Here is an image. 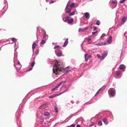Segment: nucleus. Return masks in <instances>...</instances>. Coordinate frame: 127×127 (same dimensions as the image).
<instances>
[{
	"instance_id": "nucleus-1",
	"label": "nucleus",
	"mask_w": 127,
	"mask_h": 127,
	"mask_svg": "<svg viewBox=\"0 0 127 127\" xmlns=\"http://www.w3.org/2000/svg\"><path fill=\"white\" fill-rule=\"evenodd\" d=\"M54 64L53 66V70L54 73L57 75L59 74L61 71L64 72V73H67L69 71V68L67 67L64 69L63 68V65L61 63L57 61H54Z\"/></svg>"
},
{
	"instance_id": "nucleus-2",
	"label": "nucleus",
	"mask_w": 127,
	"mask_h": 127,
	"mask_svg": "<svg viewBox=\"0 0 127 127\" xmlns=\"http://www.w3.org/2000/svg\"><path fill=\"white\" fill-rule=\"evenodd\" d=\"M70 18V17L69 16L66 17L65 20H64V18H63L64 22H67L70 24H71L73 21V19H69Z\"/></svg>"
},
{
	"instance_id": "nucleus-3",
	"label": "nucleus",
	"mask_w": 127,
	"mask_h": 127,
	"mask_svg": "<svg viewBox=\"0 0 127 127\" xmlns=\"http://www.w3.org/2000/svg\"><path fill=\"white\" fill-rule=\"evenodd\" d=\"M108 92L109 95H111L112 96H114L115 94V90L113 88L110 89Z\"/></svg>"
},
{
	"instance_id": "nucleus-4",
	"label": "nucleus",
	"mask_w": 127,
	"mask_h": 127,
	"mask_svg": "<svg viewBox=\"0 0 127 127\" xmlns=\"http://www.w3.org/2000/svg\"><path fill=\"white\" fill-rule=\"evenodd\" d=\"M65 82V81L60 82V83L58 84L52 90H51V91H54L56 90H57L56 89L58 88L59 87L62 85L63 83H64Z\"/></svg>"
},
{
	"instance_id": "nucleus-5",
	"label": "nucleus",
	"mask_w": 127,
	"mask_h": 127,
	"mask_svg": "<svg viewBox=\"0 0 127 127\" xmlns=\"http://www.w3.org/2000/svg\"><path fill=\"white\" fill-rule=\"evenodd\" d=\"M66 91H67V90H66L65 91L63 92L62 93H60V94H55V95H53L50 96H49V98H54L55 97H56V96H58L59 95H61L62 94L64 93Z\"/></svg>"
},
{
	"instance_id": "nucleus-6",
	"label": "nucleus",
	"mask_w": 127,
	"mask_h": 127,
	"mask_svg": "<svg viewBox=\"0 0 127 127\" xmlns=\"http://www.w3.org/2000/svg\"><path fill=\"white\" fill-rule=\"evenodd\" d=\"M107 43L105 42H101L95 44L97 46H102L107 45Z\"/></svg>"
},
{
	"instance_id": "nucleus-7",
	"label": "nucleus",
	"mask_w": 127,
	"mask_h": 127,
	"mask_svg": "<svg viewBox=\"0 0 127 127\" xmlns=\"http://www.w3.org/2000/svg\"><path fill=\"white\" fill-rule=\"evenodd\" d=\"M107 54V51H105L103 52L102 54V56L103 59L106 57Z\"/></svg>"
},
{
	"instance_id": "nucleus-8",
	"label": "nucleus",
	"mask_w": 127,
	"mask_h": 127,
	"mask_svg": "<svg viewBox=\"0 0 127 127\" xmlns=\"http://www.w3.org/2000/svg\"><path fill=\"white\" fill-rule=\"evenodd\" d=\"M65 10L66 13H70L71 10V8H65Z\"/></svg>"
},
{
	"instance_id": "nucleus-9",
	"label": "nucleus",
	"mask_w": 127,
	"mask_h": 127,
	"mask_svg": "<svg viewBox=\"0 0 127 127\" xmlns=\"http://www.w3.org/2000/svg\"><path fill=\"white\" fill-rule=\"evenodd\" d=\"M68 38H67L66 40L65 41V42L64 43V44L62 46L63 47H65L66 46L67 44H68Z\"/></svg>"
},
{
	"instance_id": "nucleus-10",
	"label": "nucleus",
	"mask_w": 127,
	"mask_h": 127,
	"mask_svg": "<svg viewBox=\"0 0 127 127\" xmlns=\"http://www.w3.org/2000/svg\"><path fill=\"white\" fill-rule=\"evenodd\" d=\"M112 38L111 36H110L109 39L108 40L107 42L109 44H110L112 42Z\"/></svg>"
},
{
	"instance_id": "nucleus-11",
	"label": "nucleus",
	"mask_w": 127,
	"mask_h": 127,
	"mask_svg": "<svg viewBox=\"0 0 127 127\" xmlns=\"http://www.w3.org/2000/svg\"><path fill=\"white\" fill-rule=\"evenodd\" d=\"M16 67L17 69H19L21 68V64L19 62L16 65Z\"/></svg>"
},
{
	"instance_id": "nucleus-12",
	"label": "nucleus",
	"mask_w": 127,
	"mask_h": 127,
	"mask_svg": "<svg viewBox=\"0 0 127 127\" xmlns=\"http://www.w3.org/2000/svg\"><path fill=\"white\" fill-rule=\"evenodd\" d=\"M127 19V18L126 17H124L123 18L122 21V24H123L125 22L126 20Z\"/></svg>"
},
{
	"instance_id": "nucleus-13",
	"label": "nucleus",
	"mask_w": 127,
	"mask_h": 127,
	"mask_svg": "<svg viewBox=\"0 0 127 127\" xmlns=\"http://www.w3.org/2000/svg\"><path fill=\"white\" fill-rule=\"evenodd\" d=\"M55 52L57 56L58 57H60L62 55V53L61 52H59L58 53H56V50H55Z\"/></svg>"
},
{
	"instance_id": "nucleus-14",
	"label": "nucleus",
	"mask_w": 127,
	"mask_h": 127,
	"mask_svg": "<svg viewBox=\"0 0 127 127\" xmlns=\"http://www.w3.org/2000/svg\"><path fill=\"white\" fill-rule=\"evenodd\" d=\"M125 66L123 64H121L119 67V68L121 70L124 69H125Z\"/></svg>"
},
{
	"instance_id": "nucleus-15",
	"label": "nucleus",
	"mask_w": 127,
	"mask_h": 127,
	"mask_svg": "<svg viewBox=\"0 0 127 127\" xmlns=\"http://www.w3.org/2000/svg\"><path fill=\"white\" fill-rule=\"evenodd\" d=\"M103 122L104 123L106 124H108V122L107 120L106 119L104 118L103 119Z\"/></svg>"
},
{
	"instance_id": "nucleus-16",
	"label": "nucleus",
	"mask_w": 127,
	"mask_h": 127,
	"mask_svg": "<svg viewBox=\"0 0 127 127\" xmlns=\"http://www.w3.org/2000/svg\"><path fill=\"white\" fill-rule=\"evenodd\" d=\"M88 54H85V61H87L88 60L89 57L88 56Z\"/></svg>"
},
{
	"instance_id": "nucleus-17",
	"label": "nucleus",
	"mask_w": 127,
	"mask_h": 127,
	"mask_svg": "<svg viewBox=\"0 0 127 127\" xmlns=\"http://www.w3.org/2000/svg\"><path fill=\"white\" fill-rule=\"evenodd\" d=\"M85 17L86 18H88L89 16V14L88 13L86 12L84 14Z\"/></svg>"
},
{
	"instance_id": "nucleus-18",
	"label": "nucleus",
	"mask_w": 127,
	"mask_h": 127,
	"mask_svg": "<svg viewBox=\"0 0 127 127\" xmlns=\"http://www.w3.org/2000/svg\"><path fill=\"white\" fill-rule=\"evenodd\" d=\"M61 47L59 45L56 46H55L54 47V48L55 49H61Z\"/></svg>"
},
{
	"instance_id": "nucleus-19",
	"label": "nucleus",
	"mask_w": 127,
	"mask_h": 127,
	"mask_svg": "<svg viewBox=\"0 0 127 127\" xmlns=\"http://www.w3.org/2000/svg\"><path fill=\"white\" fill-rule=\"evenodd\" d=\"M97 56L98 57V58L99 59H100L101 60H103V59L102 57V56H101L100 55L98 54H97Z\"/></svg>"
},
{
	"instance_id": "nucleus-20",
	"label": "nucleus",
	"mask_w": 127,
	"mask_h": 127,
	"mask_svg": "<svg viewBox=\"0 0 127 127\" xmlns=\"http://www.w3.org/2000/svg\"><path fill=\"white\" fill-rule=\"evenodd\" d=\"M106 86H104L102 87L99 90L101 91H103L106 88Z\"/></svg>"
},
{
	"instance_id": "nucleus-21",
	"label": "nucleus",
	"mask_w": 127,
	"mask_h": 127,
	"mask_svg": "<svg viewBox=\"0 0 127 127\" xmlns=\"http://www.w3.org/2000/svg\"><path fill=\"white\" fill-rule=\"evenodd\" d=\"M46 105L45 104H43L40 106V108L42 109H44L45 107L46 106Z\"/></svg>"
},
{
	"instance_id": "nucleus-22",
	"label": "nucleus",
	"mask_w": 127,
	"mask_h": 127,
	"mask_svg": "<svg viewBox=\"0 0 127 127\" xmlns=\"http://www.w3.org/2000/svg\"><path fill=\"white\" fill-rule=\"evenodd\" d=\"M116 74L117 76H119L121 75L120 72L119 71H116Z\"/></svg>"
},
{
	"instance_id": "nucleus-23",
	"label": "nucleus",
	"mask_w": 127,
	"mask_h": 127,
	"mask_svg": "<svg viewBox=\"0 0 127 127\" xmlns=\"http://www.w3.org/2000/svg\"><path fill=\"white\" fill-rule=\"evenodd\" d=\"M49 114V112H45L44 113V115L45 116H47Z\"/></svg>"
},
{
	"instance_id": "nucleus-24",
	"label": "nucleus",
	"mask_w": 127,
	"mask_h": 127,
	"mask_svg": "<svg viewBox=\"0 0 127 127\" xmlns=\"http://www.w3.org/2000/svg\"><path fill=\"white\" fill-rule=\"evenodd\" d=\"M75 11H73V12H71V13H69V14L68 15H69V16L73 15L75 14Z\"/></svg>"
},
{
	"instance_id": "nucleus-25",
	"label": "nucleus",
	"mask_w": 127,
	"mask_h": 127,
	"mask_svg": "<svg viewBox=\"0 0 127 127\" xmlns=\"http://www.w3.org/2000/svg\"><path fill=\"white\" fill-rule=\"evenodd\" d=\"M36 46V45L35 43L33 44L32 45V48L33 49H34Z\"/></svg>"
},
{
	"instance_id": "nucleus-26",
	"label": "nucleus",
	"mask_w": 127,
	"mask_h": 127,
	"mask_svg": "<svg viewBox=\"0 0 127 127\" xmlns=\"http://www.w3.org/2000/svg\"><path fill=\"white\" fill-rule=\"evenodd\" d=\"M75 4L73 2L70 5V8L73 7L75 6Z\"/></svg>"
},
{
	"instance_id": "nucleus-27",
	"label": "nucleus",
	"mask_w": 127,
	"mask_h": 127,
	"mask_svg": "<svg viewBox=\"0 0 127 127\" xmlns=\"http://www.w3.org/2000/svg\"><path fill=\"white\" fill-rule=\"evenodd\" d=\"M39 52V50L38 49H37L35 51V54L37 55L38 54Z\"/></svg>"
},
{
	"instance_id": "nucleus-28",
	"label": "nucleus",
	"mask_w": 127,
	"mask_h": 127,
	"mask_svg": "<svg viewBox=\"0 0 127 127\" xmlns=\"http://www.w3.org/2000/svg\"><path fill=\"white\" fill-rule=\"evenodd\" d=\"M66 87V85H63V86H62V87H61V88L60 89V90H62L64 89Z\"/></svg>"
},
{
	"instance_id": "nucleus-29",
	"label": "nucleus",
	"mask_w": 127,
	"mask_h": 127,
	"mask_svg": "<svg viewBox=\"0 0 127 127\" xmlns=\"http://www.w3.org/2000/svg\"><path fill=\"white\" fill-rule=\"evenodd\" d=\"M98 124L99 126H101L102 125V123L101 121H99L98 122Z\"/></svg>"
},
{
	"instance_id": "nucleus-30",
	"label": "nucleus",
	"mask_w": 127,
	"mask_h": 127,
	"mask_svg": "<svg viewBox=\"0 0 127 127\" xmlns=\"http://www.w3.org/2000/svg\"><path fill=\"white\" fill-rule=\"evenodd\" d=\"M46 42L45 40H42L41 41V42L40 43L41 44H43L45 43Z\"/></svg>"
},
{
	"instance_id": "nucleus-31",
	"label": "nucleus",
	"mask_w": 127,
	"mask_h": 127,
	"mask_svg": "<svg viewBox=\"0 0 127 127\" xmlns=\"http://www.w3.org/2000/svg\"><path fill=\"white\" fill-rule=\"evenodd\" d=\"M117 2V1L115 0H113L112 1L111 3L113 4H114Z\"/></svg>"
},
{
	"instance_id": "nucleus-32",
	"label": "nucleus",
	"mask_w": 127,
	"mask_h": 127,
	"mask_svg": "<svg viewBox=\"0 0 127 127\" xmlns=\"http://www.w3.org/2000/svg\"><path fill=\"white\" fill-rule=\"evenodd\" d=\"M96 24L98 26H99L100 25V21L99 20H97V22L96 23Z\"/></svg>"
},
{
	"instance_id": "nucleus-33",
	"label": "nucleus",
	"mask_w": 127,
	"mask_h": 127,
	"mask_svg": "<svg viewBox=\"0 0 127 127\" xmlns=\"http://www.w3.org/2000/svg\"><path fill=\"white\" fill-rule=\"evenodd\" d=\"M34 64H35L34 62H32L31 64V66L32 67H33L34 66Z\"/></svg>"
},
{
	"instance_id": "nucleus-34",
	"label": "nucleus",
	"mask_w": 127,
	"mask_h": 127,
	"mask_svg": "<svg viewBox=\"0 0 127 127\" xmlns=\"http://www.w3.org/2000/svg\"><path fill=\"white\" fill-rule=\"evenodd\" d=\"M88 28H89L88 27H86L84 28L83 29V31L86 30H87L88 29Z\"/></svg>"
},
{
	"instance_id": "nucleus-35",
	"label": "nucleus",
	"mask_w": 127,
	"mask_h": 127,
	"mask_svg": "<svg viewBox=\"0 0 127 127\" xmlns=\"http://www.w3.org/2000/svg\"><path fill=\"white\" fill-rule=\"evenodd\" d=\"M125 0H121L120 1V2L121 3H123L125 1Z\"/></svg>"
},
{
	"instance_id": "nucleus-36",
	"label": "nucleus",
	"mask_w": 127,
	"mask_h": 127,
	"mask_svg": "<svg viewBox=\"0 0 127 127\" xmlns=\"http://www.w3.org/2000/svg\"><path fill=\"white\" fill-rule=\"evenodd\" d=\"M105 33H103V34L100 37L101 38H102L103 37H104L105 36Z\"/></svg>"
},
{
	"instance_id": "nucleus-37",
	"label": "nucleus",
	"mask_w": 127,
	"mask_h": 127,
	"mask_svg": "<svg viewBox=\"0 0 127 127\" xmlns=\"http://www.w3.org/2000/svg\"><path fill=\"white\" fill-rule=\"evenodd\" d=\"M11 40L13 41H16V39L15 38H12L11 39Z\"/></svg>"
},
{
	"instance_id": "nucleus-38",
	"label": "nucleus",
	"mask_w": 127,
	"mask_h": 127,
	"mask_svg": "<svg viewBox=\"0 0 127 127\" xmlns=\"http://www.w3.org/2000/svg\"><path fill=\"white\" fill-rule=\"evenodd\" d=\"M100 91L99 90H98V91L96 93V94L95 95H98V94H99V93L100 92Z\"/></svg>"
},
{
	"instance_id": "nucleus-39",
	"label": "nucleus",
	"mask_w": 127,
	"mask_h": 127,
	"mask_svg": "<svg viewBox=\"0 0 127 127\" xmlns=\"http://www.w3.org/2000/svg\"><path fill=\"white\" fill-rule=\"evenodd\" d=\"M55 110L56 111V112H58V109L57 107H55Z\"/></svg>"
},
{
	"instance_id": "nucleus-40",
	"label": "nucleus",
	"mask_w": 127,
	"mask_h": 127,
	"mask_svg": "<svg viewBox=\"0 0 127 127\" xmlns=\"http://www.w3.org/2000/svg\"><path fill=\"white\" fill-rule=\"evenodd\" d=\"M32 69V67H31L28 70H27L26 71H29L31 70Z\"/></svg>"
},
{
	"instance_id": "nucleus-41",
	"label": "nucleus",
	"mask_w": 127,
	"mask_h": 127,
	"mask_svg": "<svg viewBox=\"0 0 127 127\" xmlns=\"http://www.w3.org/2000/svg\"><path fill=\"white\" fill-rule=\"evenodd\" d=\"M87 40L89 42H90L91 39V38H88L87 39Z\"/></svg>"
},
{
	"instance_id": "nucleus-42",
	"label": "nucleus",
	"mask_w": 127,
	"mask_h": 127,
	"mask_svg": "<svg viewBox=\"0 0 127 127\" xmlns=\"http://www.w3.org/2000/svg\"><path fill=\"white\" fill-rule=\"evenodd\" d=\"M97 32V31H96L95 32H93L92 33V34L93 35L95 34Z\"/></svg>"
},
{
	"instance_id": "nucleus-43",
	"label": "nucleus",
	"mask_w": 127,
	"mask_h": 127,
	"mask_svg": "<svg viewBox=\"0 0 127 127\" xmlns=\"http://www.w3.org/2000/svg\"><path fill=\"white\" fill-rule=\"evenodd\" d=\"M69 6V5H68V3H67V4L65 8H68Z\"/></svg>"
},
{
	"instance_id": "nucleus-44",
	"label": "nucleus",
	"mask_w": 127,
	"mask_h": 127,
	"mask_svg": "<svg viewBox=\"0 0 127 127\" xmlns=\"http://www.w3.org/2000/svg\"><path fill=\"white\" fill-rule=\"evenodd\" d=\"M83 29L82 30V29H81L80 28V29H79L78 31H79V32H80L81 31H83Z\"/></svg>"
},
{
	"instance_id": "nucleus-45",
	"label": "nucleus",
	"mask_w": 127,
	"mask_h": 127,
	"mask_svg": "<svg viewBox=\"0 0 127 127\" xmlns=\"http://www.w3.org/2000/svg\"><path fill=\"white\" fill-rule=\"evenodd\" d=\"M70 127H75V125H74L73 124H72V125H71L70 126Z\"/></svg>"
},
{
	"instance_id": "nucleus-46",
	"label": "nucleus",
	"mask_w": 127,
	"mask_h": 127,
	"mask_svg": "<svg viewBox=\"0 0 127 127\" xmlns=\"http://www.w3.org/2000/svg\"><path fill=\"white\" fill-rule=\"evenodd\" d=\"M97 29V28L96 27H94V29L93 30L94 31L95 30Z\"/></svg>"
},
{
	"instance_id": "nucleus-47",
	"label": "nucleus",
	"mask_w": 127,
	"mask_h": 127,
	"mask_svg": "<svg viewBox=\"0 0 127 127\" xmlns=\"http://www.w3.org/2000/svg\"><path fill=\"white\" fill-rule=\"evenodd\" d=\"M88 57H89V58H91L92 57V56L91 55H90L89 54H88Z\"/></svg>"
},
{
	"instance_id": "nucleus-48",
	"label": "nucleus",
	"mask_w": 127,
	"mask_h": 127,
	"mask_svg": "<svg viewBox=\"0 0 127 127\" xmlns=\"http://www.w3.org/2000/svg\"><path fill=\"white\" fill-rule=\"evenodd\" d=\"M76 127H80V126L79 125H78L76 126Z\"/></svg>"
},
{
	"instance_id": "nucleus-49",
	"label": "nucleus",
	"mask_w": 127,
	"mask_h": 127,
	"mask_svg": "<svg viewBox=\"0 0 127 127\" xmlns=\"http://www.w3.org/2000/svg\"><path fill=\"white\" fill-rule=\"evenodd\" d=\"M54 1H51V3H54Z\"/></svg>"
},
{
	"instance_id": "nucleus-50",
	"label": "nucleus",
	"mask_w": 127,
	"mask_h": 127,
	"mask_svg": "<svg viewBox=\"0 0 127 127\" xmlns=\"http://www.w3.org/2000/svg\"><path fill=\"white\" fill-rule=\"evenodd\" d=\"M92 25H93V24H92V25L91 26V28H92Z\"/></svg>"
},
{
	"instance_id": "nucleus-51",
	"label": "nucleus",
	"mask_w": 127,
	"mask_h": 127,
	"mask_svg": "<svg viewBox=\"0 0 127 127\" xmlns=\"http://www.w3.org/2000/svg\"><path fill=\"white\" fill-rule=\"evenodd\" d=\"M93 125H94V124H92V125L91 126H93Z\"/></svg>"
},
{
	"instance_id": "nucleus-52",
	"label": "nucleus",
	"mask_w": 127,
	"mask_h": 127,
	"mask_svg": "<svg viewBox=\"0 0 127 127\" xmlns=\"http://www.w3.org/2000/svg\"><path fill=\"white\" fill-rule=\"evenodd\" d=\"M68 5H69V2H68Z\"/></svg>"
}]
</instances>
